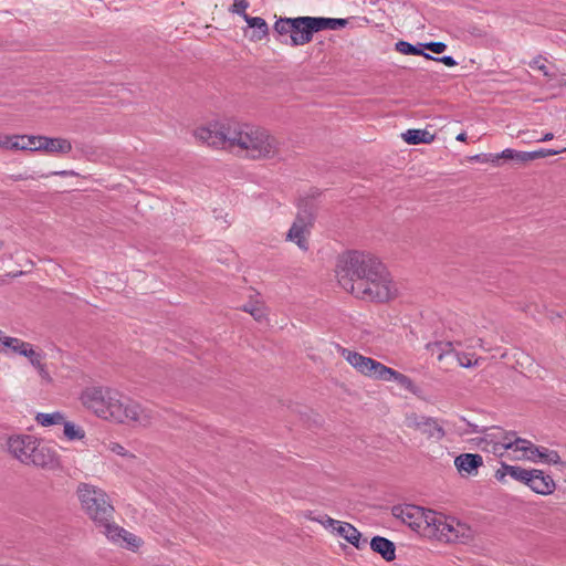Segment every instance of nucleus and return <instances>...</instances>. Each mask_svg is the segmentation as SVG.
Wrapping results in <instances>:
<instances>
[{
  "mask_svg": "<svg viewBox=\"0 0 566 566\" xmlns=\"http://www.w3.org/2000/svg\"><path fill=\"white\" fill-rule=\"evenodd\" d=\"M193 135L202 144L249 159H272L281 154L280 143L274 136L247 123L214 122L197 128Z\"/></svg>",
  "mask_w": 566,
  "mask_h": 566,
  "instance_id": "f257e3e1",
  "label": "nucleus"
},
{
  "mask_svg": "<svg viewBox=\"0 0 566 566\" xmlns=\"http://www.w3.org/2000/svg\"><path fill=\"white\" fill-rule=\"evenodd\" d=\"M336 276L345 291L364 301L387 302L397 295L386 266L369 253L352 251L342 255Z\"/></svg>",
  "mask_w": 566,
  "mask_h": 566,
  "instance_id": "f03ea898",
  "label": "nucleus"
},
{
  "mask_svg": "<svg viewBox=\"0 0 566 566\" xmlns=\"http://www.w3.org/2000/svg\"><path fill=\"white\" fill-rule=\"evenodd\" d=\"M80 400L98 418L118 423L135 422L146 427L155 418L153 410L108 387H87L82 391Z\"/></svg>",
  "mask_w": 566,
  "mask_h": 566,
  "instance_id": "7ed1b4c3",
  "label": "nucleus"
},
{
  "mask_svg": "<svg viewBox=\"0 0 566 566\" xmlns=\"http://www.w3.org/2000/svg\"><path fill=\"white\" fill-rule=\"evenodd\" d=\"M76 495L82 510L101 528V532L114 522L115 509L103 489L90 483H80Z\"/></svg>",
  "mask_w": 566,
  "mask_h": 566,
  "instance_id": "20e7f679",
  "label": "nucleus"
},
{
  "mask_svg": "<svg viewBox=\"0 0 566 566\" xmlns=\"http://www.w3.org/2000/svg\"><path fill=\"white\" fill-rule=\"evenodd\" d=\"M533 86L537 87L533 95H539L537 99L553 98L566 93V81L555 63L542 55L533 59Z\"/></svg>",
  "mask_w": 566,
  "mask_h": 566,
  "instance_id": "39448f33",
  "label": "nucleus"
},
{
  "mask_svg": "<svg viewBox=\"0 0 566 566\" xmlns=\"http://www.w3.org/2000/svg\"><path fill=\"white\" fill-rule=\"evenodd\" d=\"M342 355L350 366L364 376L379 380H395L406 388L412 384L411 379L406 375L357 352L343 349Z\"/></svg>",
  "mask_w": 566,
  "mask_h": 566,
  "instance_id": "423d86ee",
  "label": "nucleus"
},
{
  "mask_svg": "<svg viewBox=\"0 0 566 566\" xmlns=\"http://www.w3.org/2000/svg\"><path fill=\"white\" fill-rule=\"evenodd\" d=\"M432 520L434 521L430 524L427 535L429 537H436L447 543L465 542L472 537L470 526L454 517H449L436 512V517H432Z\"/></svg>",
  "mask_w": 566,
  "mask_h": 566,
  "instance_id": "0eeeda50",
  "label": "nucleus"
},
{
  "mask_svg": "<svg viewBox=\"0 0 566 566\" xmlns=\"http://www.w3.org/2000/svg\"><path fill=\"white\" fill-rule=\"evenodd\" d=\"M315 206L312 200H301L298 212L286 233V240L295 243L301 250H308V237L314 224Z\"/></svg>",
  "mask_w": 566,
  "mask_h": 566,
  "instance_id": "6e6552de",
  "label": "nucleus"
},
{
  "mask_svg": "<svg viewBox=\"0 0 566 566\" xmlns=\"http://www.w3.org/2000/svg\"><path fill=\"white\" fill-rule=\"evenodd\" d=\"M391 513L396 518L401 520L402 523L424 536L428 535L430 524L434 521L432 517H436L434 511L411 504L395 505Z\"/></svg>",
  "mask_w": 566,
  "mask_h": 566,
  "instance_id": "1a4fd4ad",
  "label": "nucleus"
},
{
  "mask_svg": "<svg viewBox=\"0 0 566 566\" xmlns=\"http://www.w3.org/2000/svg\"><path fill=\"white\" fill-rule=\"evenodd\" d=\"M490 437L495 442L494 451L500 452V454H503V451H507L509 455L514 460L527 458L531 442L518 438L515 432H502L500 429H495Z\"/></svg>",
  "mask_w": 566,
  "mask_h": 566,
  "instance_id": "9d476101",
  "label": "nucleus"
},
{
  "mask_svg": "<svg viewBox=\"0 0 566 566\" xmlns=\"http://www.w3.org/2000/svg\"><path fill=\"white\" fill-rule=\"evenodd\" d=\"M405 424L410 429L420 431L429 439L441 440L446 434L444 429L439 424L437 419L418 415L416 412L406 415Z\"/></svg>",
  "mask_w": 566,
  "mask_h": 566,
  "instance_id": "9b49d317",
  "label": "nucleus"
},
{
  "mask_svg": "<svg viewBox=\"0 0 566 566\" xmlns=\"http://www.w3.org/2000/svg\"><path fill=\"white\" fill-rule=\"evenodd\" d=\"M102 533L112 543L127 548L132 552H136L143 545V539L135 534L128 532L124 527L119 526L115 522H112Z\"/></svg>",
  "mask_w": 566,
  "mask_h": 566,
  "instance_id": "f8f14e48",
  "label": "nucleus"
},
{
  "mask_svg": "<svg viewBox=\"0 0 566 566\" xmlns=\"http://www.w3.org/2000/svg\"><path fill=\"white\" fill-rule=\"evenodd\" d=\"M36 443L38 439L35 437L22 434L10 437L7 446L13 458L28 465Z\"/></svg>",
  "mask_w": 566,
  "mask_h": 566,
  "instance_id": "ddd939ff",
  "label": "nucleus"
},
{
  "mask_svg": "<svg viewBox=\"0 0 566 566\" xmlns=\"http://www.w3.org/2000/svg\"><path fill=\"white\" fill-rule=\"evenodd\" d=\"M312 21V17L293 18V21H291V24L293 25L290 41L291 46L305 45L313 40L315 32Z\"/></svg>",
  "mask_w": 566,
  "mask_h": 566,
  "instance_id": "4468645a",
  "label": "nucleus"
},
{
  "mask_svg": "<svg viewBox=\"0 0 566 566\" xmlns=\"http://www.w3.org/2000/svg\"><path fill=\"white\" fill-rule=\"evenodd\" d=\"M28 465H34L45 470H56L61 467L56 452L38 441Z\"/></svg>",
  "mask_w": 566,
  "mask_h": 566,
  "instance_id": "2eb2a0df",
  "label": "nucleus"
},
{
  "mask_svg": "<svg viewBox=\"0 0 566 566\" xmlns=\"http://www.w3.org/2000/svg\"><path fill=\"white\" fill-rule=\"evenodd\" d=\"M483 464V459L478 453H462L454 460V465L460 473L475 474Z\"/></svg>",
  "mask_w": 566,
  "mask_h": 566,
  "instance_id": "dca6fc26",
  "label": "nucleus"
},
{
  "mask_svg": "<svg viewBox=\"0 0 566 566\" xmlns=\"http://www.w3.org/2000/svg\"><path fill=\"white\" fill-rule=\"evenodd\" d=\"M506 475L526 485H531V471L526 469L502 463V467L495 472V479L500 482H504Z\"/></svg>",
  "mask_w": 566,
  "mask_h": 566,
  "instance_id": "f3484780",
  "label": "nucleus"
},
{
  "mask_svg": "<svg viewBox=\"0 0 566 566\" xmlns=\"http://www.w3.org/2000/svg\"><path fill=\"white\" fill-rule=\"evenodd\" d=\"M556 489L554 479L543 470L533 469V492L548 495Z\"/></svg>",
  "mask_w": 566,
  "mask_h": 566,
  "instance_id": "a211bd4d",
  "label": "nucleus"
},
{
  "mask_svg": "<svg viewBox=\"0 0 566 566\" xmlns=\"http://www.w3.org/2000/svg\"><path fill=\"white\" fill-rule=\"evenodd\" d=\"M38 150H45L48 153L67 154L72 150V144L65 138H50L39 136Z\"/></svg>",
  "mask_w": 566,
  "mask_h": 566,
  "instance_id": "6ab92c4d",
  "label": "nucleus"
},
{
  "mask_svg": "<svg viewBox=\"0 0 566 566\" xmlns=\"http://www.w3.org/2000/svg\"><path fill=\"white\" fill-rule=\"evenodd\" d=\"M336 534L345 538L358 549L363 548L367 543L366 539L361 541L360 532L347 522H340V524H337Z\"/></svg>",
  "mask_w": 566,
  "mask_h": 566,
  "instance_id": "aec40b11",
  "label": "nucleus"
},
{
  "mask_svg": "<svg viewBox=\"0 0 566 566\" xmlns=\"http://www.w3.org/2000/svg\"><path fill=\"white\" fill-rule=\"evenodd\" d=\"M370 548L379 554L386 562H392L396 558V546L388 538L381 536L373 537Z\"/></svg>",
  "mask_w": 566,
  "mask_h": 566,
  "instance_id": "412c9836",
  "label": "nucleus"
},
{
  "mask_svg": "<svg viewBox=\"0 0 566 566\" xmlns=\"http://www.w3.org/2000/svg\"><path fill=\"white\" fill-rule=\"evenodd\" d=\"M560 462V457L557 451L551 450L546 447L533 444V463L552 465L558 464Z\"/></svg>",
  "mask_w": 566,
  "mask_h": 566,
  "instance_id": "4be33fe9",
  "label": "nucleus"
},
{
  "mask_svg": "<svg viewBox=\"0 0 566 566\" xmlns=\"http://www.w3.org/2000/svg\"><path fill=\"white\" fill-rule=\"evenodd\" d=\"M460 342H432L426 345V349L431 354L436 355L439 361H442L447 356L454 352V346H460Z\"/></svg>",
  "mask_w": 566,
  "mask_h": 566,
  "instance_id": "5701e85b",
  "label": "nucleus"
},
{
  "mask_svg": "<svg viewBox=\"0 0 566 566\" xmlns=\"http://www.w3.org/2000/svg\"><path fill=\"white\" fill-rule=\"evenodd\" d=\"M314 32L323 30H339L348 24V20L338 18H324V17H312Z\"/></svg>",
  "mask_w": 566,
  "mask_h": 566,
  "instance_id": "b1692460",
  "label": "nucleus"
},
{
  "mask_svg": "<svg viewBox=\"0 0 566 566\" xmlns=\"http://www.w3.org/2000/svg\"><path fill=\"white\" fill-rule=\"evenodd\" d=\"M291 21H293V18H280L273 25V32L276 34V41L285 45H290L291 41L293 27Z\"/></svg>",
  "mask_w": 566,
  "mask_h": 566,
  "instance_id": "393cba45",
  "label": "nucleus"
},
{
  "mask_svg": "<svg viewBox=\"0 0 566 566\" xmlns=\"http://www.w3.org/2000/svg\"><path fill=\"white\" fill-rule=\"evenodd\" d=\"M244 20L250 28L254 29L251 41H261L269 34V25L263 18L244 14Z\"/></svg>",
  "mask_w": 566,
  "mask_h": 566,
  "instance_id": "a878e982",
  "label": "nucleus"
},
{
  "mask_svg": "<svg viewBox=\"0 0 566 566\" xmlns=\"http://www.w3.org/2000/svg\"><path fill=\"white\" fill-rule=\"evenodd\" d=\"M402 139L409 145L429 144L434 140V134L427 129H408Z\"/></svg>",
  "mask_w": 566,
  "mask_h": 566,
  "instance_id": "bb28decb",
  "label": "nucleus"
},
{
  "mask_svg": "<svg viewBox=\"0 0 566 566\" xmlns=\"http://www.w3.org/2000/svg\"><path fill=\"white\" fill-rule=\"evenodd\" d=\"M30 346L29 343L23 342L15 337H8L4 336L2 340V353H7L8 349L12 350L13 353H17L19 355L27 354L25 350Z\"/></svg>",
  "mask_w": 566,
  "mask_h": 566,
  "instance_id": "cd10ccee",
  "label": "nucleus"
},
{
  "mask_svg": "<svg viewBox=\"0 0 566 566\" xmlns=\"http://www.w3.org/2000/svg\"><path fill=\"white\" fill-rule=\"evenodd\" d=\"M64 415L60 411H55L52 413L39 412L35 416V421L42 427H50L53 424H62L64 422Z\"/></svg>",
  "mask_w": 566,
  "mask_h": 566,
  "instance_id": "c85d7f7f",
  "label": "nucleus"
},
{
  "mask_svg": "<svg viewBox=\"0 0 566 566\" xmlns=\"http://www.w3.org/2000/svg\"><path fill=\"white\" fill-rule=\"evenodd\" d=\"M461 367L470 368L479 365L480 358L474 353L460 352L454 347V352L451 353Z\"/></svg>",
  "mask_w": 566,
  "mask_h": 566,
  "instance_id": "c756f323",
  "label": "nucleus"
},
{
  "mask_svg": "<svg viewBox=\"0 0 566 566\" xmlns=\"http://www.w3.org/2000/svg\"><path fill=\"white\" fill-rule=\"evenodd\" d=\"M396 50L406 55H422L424 59H433L432 55L423 52L420 48L407 42L398 41L395 45Z\"/></svg>",
  "mask_w": 566,
  "mask_h": 566,
  "instance_id": "7c9ffc66",
  "label": "nucleus"
},
{
  "mask_svg": "<svg viewBox=\"0 0 566 566\" xmlns=\"http://www.w3.org/2000/svg\"><path fill=\"white\" fill-rule=\"evenodd\" d=\"M15 144L18 145V147H15V150L35 151L38 150L39 136L17 135Z\"/></svg>",
  "mask_w": 566,
  "mask_h": 566,
  "instance_id": "2f4dec72",
  "label": "nucleus"
},
{
  "mask_svg": "<svg viewBox=\"0 0 566 566\" xmlns=\"http://www.w3.org/2000/svg\"><path fill=\"white\" fill-rule=\"evenodd\" d=\"M62 424L64 428L63 433L69 440L73 441V440L84 439L85 431L80 426H77L71 421H66L65 419Z\"/></svg>",
  "mask_w": 566,
  "mask_h": 566,
  "instance_id": "473e14b6",
  "label": "nucleus"
},
{
  "mask_svg": "<svg viewBox=\"0 0 566 566\" xmlns=\"http://www.w3.org/2000/svg\"><path fill=\"white\" fill-rule=\"evenodd\" d=\"M500 157L505 160H513L516 164H525L531 160V153L528 151H517L514 149H505L500 153Z\"/></svg>",
  "mask_w": 566,
  "mask_h": 566,
  "instance_id": "72a5a7b5",
  "label": "nucleus"
},
{
  "mask_svg": "<svg viewBox=\"0 0 566 566\" xmlns=\"http://www.w3.org/2000/svg\"><path fill=\"white\" fill-rule=\"evenodd\" d=\"M242 310L253 316V318L258 322H261L265 318V308L260 302H249L245 304Z\"/></svg>",
  "mask_w": 566,
  "mask_h": 566,
  "instance_id": "f704fd0d",
  "label": "nucleus"
},
{
  "mask_svg": "<svg viewBox=\"0 0 566 566\" xmlns=\"http://www.w3.org/2000/svg\"><path fill=\"white\" fill-rule=\"evenodd\" d=\"M106 449L117 455H120L123 458H127V459H134L135 455L130 452H128L122 444H119L118 442H108L106 444Z\"/></svg>",
  "mask_w": 566,
  "mask_h": 566,
  "instance_id": "c9c22d12",
  "label": "nucleus"
},
{
  "mask_svg": "<svg viewBox=\"0 0 566 566\" xmlns=\"http://www.w3.org/2000/svg\"><path fill=\"white\" fill-rule=\"evenodd\" d=\"M25 353L27 354H23V356L29 358L30 363L34 368H39L40 366L43 365V355L33 350L31 345L28 347Z\"/></svg>",
  "mask_w": 566,
  "mask_h": 566,
  "instance_id": "e433bc0d",
  "label": "nucleus"
},
{
  "mask_svg": "<svg viewBox=\"0 0 566 566\" xmlns=\"http://www.w3.org/2000/svg\"><path fill=\"white\" fill-rule=\"evenodd\" d=\"M563 151H566V147H559L557 149H551V148L535 149V150H533V160L538 159V158H544L546 156L557 155Z\"/></svg>",
  "mask_w": 566,
  "mask_h": 566,
  "instance_id": "4c0bfd02",
  "label": "nucleus"
},
{
  "mask_svg": "<svg viewBox=\"0 0 566 566\" xmlns=\"http://www.w3.org/2000/svg\"><path fill=\"white\" fill-rule=\"evenodd\" d=\"M15 136L17 135L0 134V147L7 150H15V147H18Z\"/></svg>",
  "mask_w": 566,
  "mask_h": 566,
  "instance_id": "58836bf2",
  "label": "nucleus"
},
{
  "mask_svg": "<svg viewBox=\"0 0 566 566\" xmlns=\"http://www.w3.org/2000/svg\"><path fill=\"white\" fill-rule=\"evenodd\" d=\"M313 521L318 522L325 528H332L333 532L336 533L337 524H340V521L334 520L327 515H322L319 517H314Z\"/></svg>",
  "mask_w": 566,
  "mask_h": 566,
  "instance_id": "ea45409f",
  "label": "nucleus"
},
{
  "mask_svg": "<svg viewBox=\"0 0 566 566\" xmlns=\"http://www.w3.org/2000/svg\"><path fill=\"white\" fill-rule=\"evenodd\" d=\"M249 8V2L247 0H233V4L230 8L232 13L240 14L244 18L245 10Z\"/></svg>",
  "mask_w": 566,
  "mask_h": 566,
  "instance_id": "a19ab883",
  "label": "nucleus"
},
{
  "mask_svg": "<svg viewBox=\"0 0 566 566\" xmlns=\"http://www.w3.org/2000/svg\"><path fill=\"white\" fill-rule=\"evenodd\" d=\"M474 159L482 163H492L494 165H499L502 157H500V154H482L476 155Z\"/></svg>",
  "mask_w": 566,
  "mask_h": 566,
  "instance_id": "79ce46f5",
  "label": "nucleus"
},
{
  "mask_svg": "<svg viewBox=\"0 0 566 566\" xmlns=\"http://www.w3.org/2000/svg\"><path fill=\"white\" fill-rule=\"evenodd\" d=\"M421 45L423 48H426L427 50H429L433 53H437V54L443 53L447 49V44L443 42H428V43H424Z\"/></svg>",
  "mask_w": 566,
  "mask_h": 566,
  "instance_id": "37998d69",
  "label": "nucleus"
},
{
  "mask_svg": "<svg viewBox=\"0 0 566 566\" xmlns=\"http://www.w3.org/2000/svg\"><path fill=\"white\" fill-rule=\"evenodd\" d=\"M432 60H433V61H439V62H441V63H443L444 65L450 66V67H452V66H455V65H457V61H455L452 56H449V55H444V56L439 57V59L433 57Z\"/></svg>",
  "mask_w": 566,
  "mask_h": 566,
  "instance_id": "c03bdc74",
  "label": "nucleus"
},
{
  "mask_svg": "<svg viewBox=\"0 0 566 566\" xmlns=\"http://www.w3.org/2000/svg\"><path fill=\"white\" fill-rule=\"evenodd\" d=\"M40 377L46 381V382H51L52 381V378L48 371V369L45 368V365L43 364L42 366H40L39 368H36Z\"/></svg>",
  "mask_w": 566,
  "mask_h": 566,
  "instance_id": "a18cd8bd",
  "label": "nucleus"
},
{
  "mask_svg": "<svg viewBox=\"0 0 566 566\" xmlns=\"http://www.w3.org/2000/svg\"><path fill=\"white\" fill-rule=\"evenodd\" d=\"M554 135L552 133H547L545 135H543L542 137H536L535 140L536 142H547V140H551L553 139Z\"/></svg>",
  "mask_w": 566,
  "mask_h": 566,
  "instance_id": "49530a36",
  "label": "nucleus"
},
{
  "mask_svg": "<svg viewBox=\"0 0 566 566\" xmlns=\"http://www.w3.org/2000/svg\"><path fill=\"white\" fill-rule=\"evenodd\" d=\"M53 175H57V176H75L76 174L73 170H61V171L53 172Z\"/></svg>",
  "mask_w": 566,
  "mask_h": 566,
  "instance_id": "de8ad7c7",
  "label": "nucleus"
},
{
  "mask_svg": "<svg viewBox=\"0 0 566 566\" xmlns=\"http://www.w3.org/2000/svg\"><path fill=\"white\" fill-rule=\"evenodd\" d=\"M465 139H467V134L465 133H460L457 136V140H459V142H464Z\"/></svg>",
  "mask_w": 566,
  "mask_h": 566,
  "instance_id": "09e8293b",
  "label": "nucleus"
},
{
  "mask_svg": "<svg viewBox=\"0 0 566 566\" xmlns=\"http://www.w3.org/2000/svg\"><path fill=\"white\" fill-rule=\"evenodd\" d=\"M24 272L23 271H18V272H14L13 274H10L12 277H18V276H21Z\"/></svg>",
  "mask_w": 566,
  "mask_h": 566,
  "instance_id": "8fccbe9b",
  "label": "nucleus"
},
{
  "mask_svg": "<svg viewBox=\"0 0 566 566\" xmlns=\"http://www.w3.org/2000/svg\"><path fill=\"white\" fill-rule=\"evenodd\" d=\"M3 333L0 331V350H2V340H3Z\"/></svg>",
  "mask_w": 566,
  "mask_h": 566,
  "instance_id": "3c124183",
  "label": "nucleus"
},
{
  "mask_svg": "<svg viewBox=\"0 0 566 566\" xmlns=\"http://www.w3.org/2000/svg\"><path fill=\"white\" fill-rule=\"evenodd\" d=\"M3 248V242L0 241V250Z\"/></svg>",
  "mask_w": 566,
  "mask_h": 566,
  "instance_id": "603ef678",
  "label": "nucleus"
}]
</instances>
